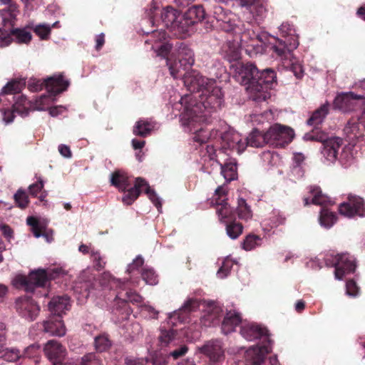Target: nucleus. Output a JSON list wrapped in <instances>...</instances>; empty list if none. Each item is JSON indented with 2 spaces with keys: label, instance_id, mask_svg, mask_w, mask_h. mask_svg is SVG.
Returning a JSON list of instances; mask_svg holds the SVG:
<instances>
[{
  "label": "nucleus",
  "instance_id": "12",
  "mask_svg": "<svg viewBox=\"0 0 365 365\" xmlns=\"http://www.w3.org/2000/svg\"><path fill=\"white\" fill-rule=\"evenodd\" d=\"M329 261L327 258L326 264L335 267V278L339 280L342 279L344 275L354 272L356 269L354 258L348 254L338 255L334 257L331 262Z\"/></svg>",
  "mask_w": 365,
  "mask_h": 365
},
{
  "label": "nucleus",
  "instance_id": "17",
  "mask_svg": "<svg viewBox=\"0 0 365 365\" xmlns=\"http://www.w3.org/2000/svg\"><path fill=\"white\" fill-rule=\"evenodd\" d=\"M165 39L166 34L160 29L152 31L150 38L145 41V43L152 44L151 48L156 53L157 56L166 57L170 53L172 44L168 42H163Z\"/></svg>",
  "mask_w": 365,
  "mask_h": 365
},
{
  "label": "nucleus",
  "instance_id": "25",
  "mask_svg": "<svg viewBox=\"0 0 365 365\" xmlns=\"http://www.w3.org/2000/svg\"><path fill=\"white\" fill-rule=\"evenodd\" d=\"M222 310L220 307L210 304L207 306L203 315L201 317V324L205 327H210L218 324L222 316Z\"/></svg>",
  "mask_w": 365,
  "mask_h": 365
},
{
  "label": "nucleus",
  "instance_id": "46",
  "mask_svg": "<svg viewBox=\"0 0 365 365\" xmlns=\"http://www.w3.org/2000/svg\"><path fill=\"white\" fill-rule=\"evenodd\" d=\"M262 244V238L255 235H249L245 239L242 247L247 251L252 250Z\"/></svg>",
  "mask_w": 365,
  "mask_h": 365
},
{
  "label": "nucleus",
  "instance_id": "29",
  "mask_svg": "<svg viewBox=\"0 0 365 365\" xmlns=\"http://www.w3.org/2000/svg\"><path fill=\"white\" fill-rule=\"evenodd\" d=\"M70 306L69 297L66 295L53 297L48 304L51 314L61 317V314Z\"/></svg>",
  "mask_w": 365,
  "mask_h": 365
},
{
  "label": "nucleus",
  "instance_id": "35",
  "mask_svg": "<svg viewBox=\"0 0 365 365\" xmlns=\"http://www.w3.org/2000/svg\"><path fill=\"white\" fill-rule=\"evenodd\" d=\"M156 123L152 120H139L133 128V133L140 137H146L155 128Z\"/></svg>",
  "mask_w": 365,
  "mask_h": 365
},
{
  "label": "nucleus",
  "instance_id": "27",
  "mask_svg": "<svg viewBox=\"0 0 365 365\" xmlns=\"http://www.w3.org/2000/svg\"><path fill=\"white\" fill-rule=\"evenodd\" d=\"M360 97L354 95L352 93H346L339 95L336 97L334 107L342 112H349L354 108L356 100Z\"/></svg>",
  "mask_w": 365,
  "mask_h": 365
},
{
  "label": "nucleus",
  "instance_id": "32",
  "mask_svg": "<svg viewBox=\"0 0 365 365\" xmlns=\"http://www.w3.org/2000/svg\"><path fill=\"white\" fill-rule=\"evenodd\" d=\"M221 168V174L227 182H230L237 178V163L235 160L228 162H222L220 159H216Z\"/></svg>",
  "mask_w": 365,
  "mask_h": 365
},
{
  "label": "nucleus",
  "instance_id": "59",
  "mask_svg": "<svg viewBox=\"0 0 365 365\" xmlns=\"http://www.w3.org/2000/svg\"><path fill=\"white\" fill-rule=\"evenodd\" d=\"M15 110L11 107V108H3L1 110L2 120L6 124L13 122L14 118Z\"/></svg>",
  "mask_w": 365,
  "mask_h": 365
},
{
  "label": "nucleus",
  "instance_id": "7",
  "mask_svg": "<svg viewBox=\"0 0 365 365\" xmlns=\"http://www.w3.org/2000/svg\"><path fill=\"white\" fill-rule=\"evenodd\" d=\"M276 73L271 68H266L257 76V81L250 86L251 98L257 102L266 101L270 97L269 90L272 88L276 82Z\"/></svg>",
  "mask_w": 365,
  "mask_h": 365
},
{
  "label": "nucleus",
  "instance_id": "45",
  "mask_svg": "<svg viewBox=\"0 0 365 365\" xmlns=\"http://www.w3.org/2000/svg\"><path fill=\"white\" fill-rule=\"evenodd\" d=\"M48 95H42L36 100L34 108L38 110H43L48 106L53 101V97L56 95L48 93Z\"/></svg>",
  "mask_w": 365,
  "mask_h": 365
},
{
  "label": "nucleus",
  "instance_id": "53",
  "mask_svg": "<svg viewBox=\"0 0 365 365\" xmlns=\"http://www.w3.org/2000/svg\"><path fill=\"white\" fill-rule=\"evenodd\" d=\"M101 365L100 360L97 358V356L94 353H88L84 355L81 359L78 361L76 365Z\"/></svg>",
  "mask_w": 365,
  "mask_h": 365
},
{
  "label": "nucleus",
  "instance_id": "6",
  "mask_svg": "<svg viewBox=\"0 0 365 365\" xmlns=\"http://www.w3.org/2000/svg\"><path fill=\"white\" fill-rule=\"evenodd\" d=\"M304 139L322 143V154L330 163H334L338 159L339 150L343 145V140L341 138H328L325 133L317 128L306 133L304 135Z\"/></svg>",
  "mask_w": 365,
  "mask_h": 365
},
{
  "label": "nucleus",
  "instance_id": "51",
  "mask_svg": "<svg viewBox=\"0 0 365 365\" xmlns=\"http://www.w3.org/2000/svg\"><path fill=\"white\" fill-rule=\"evenodd\" d=\"M95 346L98 351H105L110 346V341L106 336H98L95 338Z\"/></svg>",
  "mask_w": 365,
  "mask_h": 365
},
{
  "label": "nucleus",
  "instance_id": "11",
  "mask_svg": "<svg viewBox=\"0 0 365 365\" xmlns=\"http://www.w3.org/2000/svg\"><path fill=\"white\" fill-rule=\"evenodd\" d=\"M210 12L219 23L218 26L226 32L238 33L241 30L240 25L236 24L237 20L235 14L225 9L222 6L213 4Z\"/></svg>",
  "mask_w": 365,
  "mask_h": 365
},
{
  "label": "nucleus",
  "instance_id": "10",
  "mask_svg": "<svg viewBox=\"0 0 365 365\" xmlns=\"http://www.w3.org/2000/svg\"><path fill=\"white\" fill-rule=\"evenodd\" d=\"M232 67L234 69L233 78L240 84L247 86L246 89L251 98L250 86L255 83L254 81H257V76L259 74L258 69L251 63H237L232 65Z\"/></svg>",
  "mask_w": 365,
  "mask_h": 365
},
{
  "label": "nucleus",
  "instance_id": "41",
  "mask_svg": "<svg viewBox=\"0 0 365 365\" xmlns=\"http://www.w3.org/2000/svg\"><path fill=\"white\" fill-rule=\"evenodd\" d=\"M115 299L117 301L120 300L123 302H132L133 304L135 303H140L142 301V297L137 294L135 292H133L132 290H126V291H122L119 292L118 294L116 295Z\"/></svg>",
  "mask_w": 365,
  "mask_h": 365
},
{
  "label": "nucleus",
  "instance_id": "54",
  "mask_svg": "<svg viewBox=\"0 0 365 365\" xmlns=\"http://www.w3.org/2000/svg\"><path fill=\"white\" fill-rule=\"evenodd\" d=\"M21 83L17 81H12L3 87L1 93L4 94L18 93L21 89Z\"/></svg>",
  "mask_w": 365,
  "mask_h": 365
},
{
  "label": "nucleus",
  "instance_id": "5",
  "mask_svg": "<svg viewBox=\"0 0 365 365\" xmlns=\"http://www.w3.org/2000/svg\"><path fill=\"white\" fill-rule=\"evenodd\" d=\"M66 274L61 267L38 269L31 272L28 277L18 275L14 279V284L24 288L26 292H33L36 287H45L49 279Z\"/></svg>",
  "mask_w": 365,
  "mask_h": 365
},
{
  "label": "nucleus",
  "instance_id": "9",
  "mask_svg": "<svg viewBox=\"0 0 365 365\" xmlns=\"http://www.w3.org/2000/svg\"><path fill=\"white\" fill-rule=\"evenodd\" d=\"M13 25L6 24L4 26L6 28L10 26L8 30L0 29V46H8L13 41L18 43L28 44L32 39V34L28 27L14 28Z\"/></svg>",
  "mask_w": 365,
  "mask_h": 365
},
{
  "label": "nucleus",
  "instance_id": "33",
  "mask_svg": "<svg viewBox=\"0 0 365 365\" xmlns=\"http://www.w3.org/2000/svg\"><path fill=\"white\" fill-rule=\"evenodd\" d=\"M181 15L177 10L171 6H167L160 13V21L170 31L172 29L178 16Z\"/></svg>",
  "mask_w": 365,
  "mask_h": 365
},
{
  "label": "nucleus",
  "instance_id": "2",
  "mask_svg": "<svg viewBox=\"0 0 365 365\" xmlns=\"http://www.w3.org/2000/svg\"><path fill=\"white\" fill-rule=\"evenodd\" d=\"M110 182L113 185L117 187L119 190L127 192L122 198L125 204L131 205L138 198L141 190L144 189L145 192L158 210L161 209L162 204L160 197L143 178H137L134 186L130 187L128 178L121 172L115 171L111 175Z\"/></svg>",
  "mask_w": 365,
  "mask_h": 365
},
{
  "label": "nucleus",
  "instance_id": "16",
  "mask_svg": "<svg viewBox=\"0 0 365 365\" xmlns=\"http://www.w3.org/2000/svg\"><path fill=\"white\" fill-rule=\"evenodd\" d=\"M16 309L22 317L29 321L34 320L40 311L39 306L27 296L21 297L16 299Z\"/></svg>",
  "mask_w": 365,
  "mask_h": 365
},
{
  "label": "nucleus",
  "instance_id": "24",
  "mask_svg": "<svg viewBox=\"0 0 365 365\" xmlns=\"http://www.w3.org/2000/svg\"><path fill=\"white\" fill-rule=\"evenodd\" d=\"M194 31V24L185 14L178 16L177 21L170 30L174 35L185 38L191 35Z\"/></svg>",
  "mask_w": 365,
  "mask_h": 365
},
{
  "label": "nucleus",
  "instance_id": "58",
  "mask_svg": "<svg viewBox=\"0 0 365 365\" xmlns=\"http://www.w3.org/2000/svg\"><path fill=\"white\" fill-rule=\"evenodd\" d=\"M91 257L94 263V266L97 269H102L105 264L106 262L103 258L101 256L98 251L92 250L91 252Z\"/></svg>",
  "mask_w": 365,
  "mask_h": 365
},
{
  "label": "nucleus",
  "instance_id": "47",
  "mask_svg": "<svg viewBox=\"0 0 365 365\" xmlns=\"http://www.w3.org/2000/svg\"><path fill=\"white\" fill-rule=\"evenodd\" d=\"M337 160L345 167L350 165L353 163L354 156L349 145L342 148L340 155H338Z\"/></svg>",
  "mask_w": 365,
  "mask_h": 365
},
{
  "label": "nucleus",
  "instance_id": "20",
  "mask_svg": "<svg viewBox=\"0 0 365 365\" xmlns=\"http://www.w3.org/2000/svg\"><path fill=\"white\" fill-rule=\"evenodd\" d=\"M240 334L246 340L254 341L258 339H263L265 344H270L267 330L253 323L243 324L241 327Z\"/></svg>",
  "mask_w": 365,
  "mask_h": 365
},
{
  "label": "nucleus",
  "instance_id": "22",
  "mask_svg": "<svg viewBox=\"0 0 365 365\" xmlns=\"http://www.w3.org/2000/svg\"><path fill=\"white\" fill-rule=\"evenodd\" d=\"M44 333L49 336H63L66 334V329L61 317L51 314L40 324Z\"/></svg>",
  "mask_w": 365,
  "mask_h": 365
},
{
  "label": "nucleus",
  "instance_id": "61",
  "mask_svg": "<svg viewBox=\"0 0 365 365\" xmlns=\"http://www.w3.org/2000/svg\"><path fill=\"white\" fill-rule=\"evenodd\" d=\"M280 46H274V51L277 53L278 56L281 57L287 58L288 56H291L290 49L287 47L286 44L283 43L282 41L279 42Z\"/></svg>",
  "mask_w": 365,
  "mask_h": 365
},
{
  "label": "nucleus",
  "instance_id": "26",
  "mask_svg": "<svg viewBox=\"0 0 365 365\" xmlns=\"http://www.w3.org/2000/svg\"><path fill=\"white\" fill-rule=\"evenodd\" d=\"M5 340V325L4 323L0 322V358H2L7 361H17L22 356L19 350L14 348L4 349V346Z\"/></svg>",
  "mask_w": 365,
  "mask_h": 365
},
{
  "label": "nucleus",
  "instance_id": "4",
  "mask_svg": "<svg viewBox=\"0 0 365 365\" xmlns=\"http://www.w3.org/2000/svg\"><path fill=\"white\" fill-rule=\"evenodd\" d=\"M233 33L235 39H227L221 48L222 56L229 62L237 61L240 58L242 47L248 51L250 47L254 48L258 46V36L253 31L247 29L242 31L241 28L238 33Z\"/></svg>",
  "mask_w": 365,
  "mask_h": 365
},
{
  "label": "nucleus",
  "instance_id": "44",
  "mask_svg": "<svg viewBox=\"0 0 365 365\" xmlns=\"http://www.w3.org/2000/svg\"><path fill=\"white\" fill-rule=\"evenodd\" d=\"M31 106V102L26 99L24 96L18 97L15 103L12 106V108L15 110V112L21 115L28 114V110Z\"/></svg>",
  "mask_w": 365,
  "mask_h": 365
},
{
  "label": "nucleus",
  "instance_id": "28",
  "mask_svg": "<svg viewBox=\"0 0 365 365\" xmlns=\"http://www.w3.org/2000/svg\"><path fill=\"white\" fill-rule=\"evenodd\" d=\"M210 120L207 119V120L202 121H195L193 125H184L182 123V125L188 129L190 132L193 133V140L200 144H203L207 142V140L210 138V131L205 130L202 126V123H208Z\"/></svg>",
  "mask_w": 365,
  "mask_h": 365
},
{
  "label": "nucleus",
  "instance_id": "56",
  "mask_svg": "<svg viewBox=\"0 0 365 365\" xmlns=\"http://www.w3.org/2000/svg\"><path fill=\"white\" fill-rule=\"evenodd\" d=\"M14 199L18 205V206L21 208H25L27 207L29 203L28 196L24 190H19L14 195Z\"/></svg>",
  "mask_w": 365,
  "mask_h": 365
},
{
  "label": "nucleus",
  "instance_id": "23",
  "mask_svg": "<svg viewBox=\"0 0 365 365\" xmlns=\"http://www.w3.org/2000/svg\"><path fill=\"white\" fill-rule=\"evenodd\" d=\"M210 360V365H219L224 360V351L220 341H211L201 348Z\"/></svg>",
  "mask_w": 365,
  "mask_h": 365
},
{
  "label": "nucleus",
  "instance_id": "15",
  "mask_svg": "<svg viewBox=\"0 0 365 365\" xmlns=\"http://www.w3.org/2000/svg\"><path fill=\"white\" fill-rule=\"evenodd\" d=\"M339 213L347 217H351L355 215L360 217L365 216V205L362 198L349 195L348 202L340 204Z\"/></svg>",
  "mask_w": 365,
  "mask_h": 365
},
{
  "label": "nucleus",
  "instance_id": "40",
  "mask_svg": "<svg viewBox=\"0 0 365 365\" xmlns=\"http://www.w3.org/2000/svg\"><path fill=\"white\" fill-rule=\"evenodd\" d=\"M190 20H192V24L202 21L205 16V11L202 6L196 5L191 6L188 9L187 12L184 14Z\"/></svg>",
  "mask_w": 365,
  "mask_h": 365
},
{
  "label": "nucleus",
  "instance_id": "55",
  "mask_svg": "<svg viewBox=\"0 0 365 365\" xmlns=\"http://www.w3.org/2000/svg\"><path fill=\"white\" fill-rule=\"evenodd\" d=\"M142 278L147 284L150 285L158 283V277L152 269H144L142 272Z\"/></svg>",
  "mask_w": 365,
  "mask_h": 365
},
{
  "label": "nucleus",
  "instance_id": "64",
  "mask_svg": "<svg viewBox=\"0 0 365 365\" xmlns=\"http://www.w3.org/2000/svg\"><path fill=\"white\" fill-rule=\"evenodd\" d=\"M0 232L9 242L14 239L13 230L6 224L0 225Z\"/></svg>",
  "mask_w": 365,
  "mask_h": 365
},
{
  "label": "nucleus",
  "instance_id": "36",
  "mask_svg": "<svg viewBox=\"0 0 365 365\" xmlns=\"http://www.w3.org/2000/svg\"><path fill=\"white\" fill-rule=\"evenodd\" d=\"M359 125H361L365 128V110L358 118V123H348L344 128V132L349 140H354L361 136L359 132Z\"/></svg>",
  "mask_w": 365,
  "mask_h": 365
},
{
  "label": "nucleus",
  "instance_id": "8",
  "mask_svg": "<svg viewBox=\"0 0 365 365\" xmlns=\"http://www.w3.org/2000/svg\"><path fill=\"white\" fill-rule=\"evenodd\" d=\"M69 86V82L63 79L62 75H54L43 80L31 79L28 82V88L30 91L36 92L46 88L48 93L53 95L58 94L64 91Z\"/></svg>",
  "mask_w": 365,
  "mask_h": 365
},
{
  "label": "nucleus",
  "instance_id": "50",
  "mask_svg": "<svg viewBox=\"0 0 365 365\" xmlns=\"http://www.w3.org/2000/svg\"><path fill=\"white\" fill-rule=\"evenodd\" d=\"M176 336V331L173 329L164 330L162 329L160 331V334L159 336V341L162 346H168L170 343H172Z\"/></svg>",
  "mask_w": 365,
  "mask_h": 365
},
{
  "label": "nucleus",
  "instance_id": "57",
  "mask_svg": "<svg viewBox=\"0 0 365 365\" xmlns=\"http://www.w3.org/2000/svg\"><path fill=\"white\" fill-rule=\"evenodd\" d=\"M34 31L41 38L46 39L50 34L51 27L46 24H38Z\"/></svg>",
  "mask_w": 365,
  "mask_h": 365
},
{
  "label": "nucleus",
  "instance_id": "38",
  "mask_svg": "<svg viewBox=\"0 0 365 365\" xmlns=\"http://www.w3.org/2000/svg\"><path fill=\"white\" fill-rule=\"evenodd\" d=\"M328 113L329 104L324 103L313 113L312 116L308 119L307 124L315 127L320 125Z\"/></svg>",
  "mask_w": 365,
  "mask_h": 365
},
{
  "label": "nucleus",
  "instance_id": "31",
  "mask_svg": "<svg viewBox=\"0 0 365 365\" xmlns=\"http://www.w3.org/2000/svg\"><path fill=\"white\" fill-rule=\"evenodd\" d=\"M0 3L2 5L8 6L7 9L0 11L3 24L6 25L8 23L13 25L14 22H15L16 17L19 14L17 5L13 3L12 0H0Z\"/></svg>",
  "mask_w": 365,
  "mask_h": 365
},
{
  "label": "nucleus",
  "instance_id": "21",
  "mask_svg": "<svg viewBox=\"0 0 365 365\" xmlns=\"http://www.w3.org/2000/svg\"><path fill=\"white\" fill-rule=\"evenodd\" d=\"M43 352L46 356L53 362L52 365H61L66 354V349L54 339L49 340L45 344Z\"/></svg>",
  "mask_w": 365,
  "mask_h": 365
},
{
  "label": "nucleus",
  "instance_id": "49",
  "mask_svg": "<svg viewBox=\"0 0 365 365\" xmlns=\"http://www.w3.org/2000/svg\"><path fill=\"white\" fill-rule=\"evenodd\" d=\"M243 227L240 223L227 222L226 232L227 235L232 240L237 239L242 232Z\"/></svg>",
  "mask_w": 365,
  "mask_h": 365
},
{
  "label": "nucleus",
  "instance_id": "39",
  "mask_svg": "<svg viewBox=\"0 0 365 365\" xmlns=\"http://www.w3.org/2000/svg\"><path fill=\"white\" fill-rule=\"evenodd\" d=\"M199 307L198 302L197 300L190 299L185 303L184 306L180 309L178 312H175L172 314H170V319H178L180 322H183L185 320V317L181 316L183 313H188L192 311H194Z\"/></svg>",
  "mask_w": 365,
  "mask_h": 365
},
{
  "label": "nucleus",
  "instance_id": "14",
  "mask_svg": "<svg viewBox=\"0 0 365 365\" xmlns=\"http://www.w3.org/2000/svg\"><path fill=\"white\" fill-rule=\"evenodd\" d=\"M222 148L235 151L241 154L247 147L245 139L242 140L239 133L232 129L225 131L222 135Z\"/></svg>",
  "mask_w": 365,
  "mask_h": 365
},
{
  "label": "nucleus",
  "instance_id": "62",
  "mask_svg": "<svg viewBox=\"0 0 365 365\" xmlns=\"http://www.w3.org/2000/svg\"><path fill=\"white\" fill-rule=\"evenodd\" d=\"M105 277L108 278V285L110 287V289H113L114 287L121 288L122 287L125 286V281H122L121 279H116L113 276L110 275L109 274H105Z\"/></svg>",
  "mask_w": 365,
  "mask_h": 365
},
{
  "label": "nucleus",
  "instance_id": "13",
  "mask_svg": "<svg viewBox=\"0 0 365 365\" xmlns=\"http://www.w3.org/2000/svg\"><path fill=\"white\" fill-rule=\"evenodd\" d=\"M267 132L269 144L277 147H283L289 143L294 137L292 129L280 125H274Z\"/></svg>",
  "mask_w": 365,
  "mask_h": 365
},
{
  "label": "nucleus",
  "instance_id": "18",
  "mask_svg": "<svg viewBox=\"0 0 365 365\" xmlns=\"http://www.w3.org/2000/svg\"><path fill=\"white\" fill-rule=\"evenodd\" d=\"M226 190L225 187L220 186L215 190V195L217 196L214 200L217 205V213L220 217V221L227 222V220H232L235 218V212L230 206H228L225 195Z\"/></svg>",
  "mask_w": 365,
  "mask_h": 365
},
{
  "label": "nucleus",
  "instance_id": "34",
  "mask_svg": "<svg viewBox=\"0 0 365 365\" xmlns=\"http://www.w3.org/2000/svg\"><path fill=\"white\" fill-rule=\"evenodd\" d=\"M247 146L261 148L265 144H269L267 132L262 133L257 129L252 130L250 135L245 138Z\"/></svg>",
  "mask_w": 365,
  "mask_h": 365
},
{
  "label": "nucleus",
  "instance_id": "52",
  "mask_svg": "<svg viewBox=\"0 0 365 365\" xmlns=\"http://www.w3.org/2000/svg\"><path fill=\"white\" fill-rule=\"evenodd\" d=\"M233 263L234 262L229 257H226L223 260L222 266L217 272V277L221 279L226 277L228 275Z\"/></svg>",
  "mask_w": 365,
  "mask_h": 365
},
{
  "label": "nucleus",
  "instance_id": "48",
  "mask_svg": "<svg viewBox=\"0 0 365 365\" xmlns=\"http://www.w3.org/2000/svg\"><path fill=\"white\" fill-rule=\"evenodd\" d=\"M237 211L239 218L242 220H247L252 217V211L244 199L238 200Z\"/></svg>",
  "mask_w": 365,
  "mask_h": 365
},
{
  "label": "nucleus",
  "instance_id": "60",
  "mask_svg": "<svg viewBox=\"0 0 365 365\" xmlns=\"http://www.w3.org/2000/svg\"><path fill=\"white\" fill-rule=\"evenodd\" d=\"M40 352V346L38 344H32L25 349L24 352V357L34 358Z\"/></svg>",
  "mask_w": 365,
  "mask_h": 365
},
{
  "label": "nucleus",
  "instance_id": "37",
  "mask_svg": "<svg viewBox=\"0 0 365 365\" xmlns=\"http://www.w3.org/2000/svg\"><path fill=\"white\" fill-rule=\"evenodd\" d=\"M310 198L311 202L318 205H325L330 202V199L323 195L319 187H313L310 190ZM304 205H307L310 203L309 197H305L304 199Z\"/></svg>",
  "mask_w": 365,
  "mask_h": 365
},
{
  "label": "nucleus",
  "instance_id": "3",
  "mask_svg": "<svg viewBox=\"0 0 365 365\" xmlns=\"http://www.w3.org/2000/svg\"><path fill=\"white\" fill-rule=\"evenodd\" d=\"M170 56L167 58L170 75L174 78L182 77L190 72L183 73L194 64V53L192 50L182 42L178 41L170 50ZM192 71H190V73Z\"/></svg>",
  "mask_w": 365,
  "mask_h": 365
},
{
  "label": "nucleus",
  "instance_id": "43",
  "mask_svg": "<svg viewBox=\"0 0 365 365\" xmlns=\"http://www.w3.org/2000/svg\"><path fill=\"white\" fill-rule=\"evenodd\" d=\"M250 12L256 21H261L265 18L267 10L264 4L260 1H255L250 8Z\"/></svg>",
  "mask_w": 365,
  "mask_h": 365
},
{
  "label": "nucleus",
  "instance_id": "1",
  "mask_svg": "<svg viewBox=\"0 0 365 365\" xmlns=\"http://www.w3.org/2000/svg\"><path fill=\"white\" fill-rule=\"evenodd\" d=\"M184 85L192 93L180 99L184 106L181 122L184 125H193L195 121L207 120L211 114L223 103V93L214 79L207 78L197 71H192L184 77Z\"/></svg>",
  "mask_w": 365,
  "mask_h": 365
},
{
  "label": "nucleus",
  "instance_id": "42",
  "mask_svg": "<svg viewBox=\"0 0 365 365\" xmlns=\"http://www.w3.org/2000/svg\"><path fill=\"white\" fill-rule=\"evenodd\" d=\"M336 220L335 214L329 212L328 209L322 207L320 212V225L326 228L331 227Z\"/></svg>",
  "mask_w": 365,
  "mask_h": 365
},
{
  "label": "nucleus",
  "instance_id": "63",
  "mask_svg": "<svg viewBox=\"0 0 365 365\" xmlns=\"http://www.w3.org/2000/svg\"><path fill=\"white\" fill-rule=\"evenodd\" d=\"M346 294L351 297H356L359 293V287L354 280H349L346 284Z\"/></svg>",
  "mask_w": 365,
  "mask_h": 365
},
{
  "label": "nucleus",
  "instance_id": "19",
  "mask_svg": "<svg viewBox=\"0 0 365 365\" xmlns=\"http://www.w3.org/2000/svg\"><path fill=\"white\" fill-rule=\"evenodd\" d=\"M270 351V344L250 347L245 353V365H262Z\"/></svg>",
  "mask_w": 365,
  "mask_h": 365
},
{
  "label": "nucleus",
  "instance_id": "30",
  "mask_svg": "<svg viewBox=\"0 0 365 365\" xmlns=\"http://www.w3.org/2000/svg\"><path fill=\"white\" fill-rule=\"evenodd\" d=\"M241 322L242 319L238 312L235 310L227 312L222 322V331L225 334L234 331Z\"/></svg>",
  "mask_w": 365,
  "mask_h": 365
}]
</instances>
